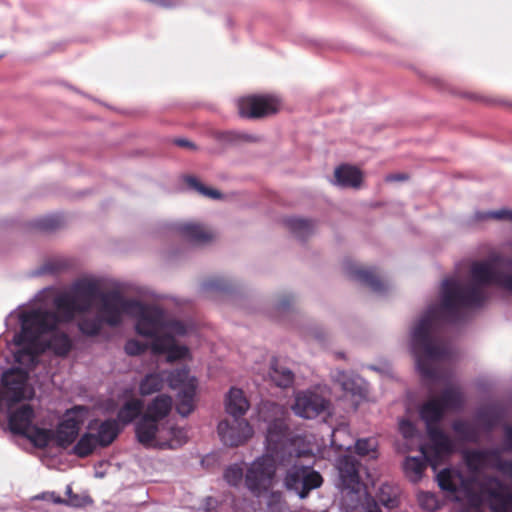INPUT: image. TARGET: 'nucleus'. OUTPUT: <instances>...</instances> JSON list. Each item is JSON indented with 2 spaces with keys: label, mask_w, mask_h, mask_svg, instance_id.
Segmentation results:
<instances>
[{
  "label": "nucleus",
  "mask_w": 512,
  "mask_h": 512,
  "mask_svg": "<svg viewBox=\"0 0 512 512\" xmlns=\"http://www.w3.org/2000/svg\"><path fill=\"white\" fill-rule=\"evenodd\" d=\"M470 273L472 284L469 285L453 277L445 278L440 306L430 305L411 330L410 351L423 380H439L441 376L434 363L449 360L452 355L449 344H438L433 337L442 314L447 322L456 324L463 319L464 308L483 307L488 298L483 286L495 284L512 293V258L493 254L487 260L473 262Z\"/></svg>",
  "instance_id": "f257e3e1"
},
{
  "label": "nucleus",
  "mask_w": 512,
  "mask_h": 512,
  "mask_svg": "<svg viewBox=\"0 0 512 512\" xmlns=\"http://www.w3.org/2000/svg\"><path fill=\"white\" fill-rule=\"evenodd\" d=\"M20 331L13 337L17 347L15 362L31 368L36 367L41 354L51 351L58 357H66L72 350L70 336L56 330L59 318L54 311L44 308H32L17 313Z\"/></svg>",
  "instance_id": "f03ea898"
},
{
  "label": "nucleus",
  "mask_w": 512,
  "mask_h": 512,
  "mask_svg": "<svg viewBox=\"0 0 512 512\" xmlns=\"http://www.w3.org/2000/svg\"><path fill=\"white\" fill-rule=\"evenodd\" d=\"M436 480L441 490L448 492L455 500L463 494L474 506L485 505L490 512H512V486L500 476L483 474L465 478L453 468H444Z\"/></svg>",
  "instance_id": "7ed1b4c3"
},
{
  "label": "nucleus",
  "mask_w": 512,
  "mask_h": 512,
  "mask_svg": "<svg viewBox=\"0 0 512 512\" xmlns=\"http://www.w3.org/2000/svg\"><path fill=\"white\" fill-rule=\"evenodd\" d=\"M503 452L512 453V424L503 426L502 448H478L465 454L471 470L490 469L500 474V478L512 486V458H504Z\"/></svg>",
  "instance_id": "20e7f679"
},
{
  "label": "nucleus",
  "mask_w": 512,
  "mask_h": 512,
  "mask_svg": "<svg viewBox=\"0 0 512 512\" xmlns=\"http://www.w3.org/2000/svg\"><path fill=\"white\" fill-rule=\"evenodd\" d=\"M173 401L167 394H159L147 403L143 414L135 423V435L142 445H150L163 428L162 421L171 412Z\"/></svg>",
  "instance_id": "39448f33"
},
{
  "label": "nucleus",
  "mask_w": 512,
  "mask_h": 512,
  "mask_svg": "<svg viewBox=\"0 0 512 512\" xmlns=\"http://www.w3.org/2000/svg\"><path fill=\"white\" fill-rule=\"evenodd\" d=\"M260 419L266 423L265 440L267 448L278 454L290 440L288 409L275 402H264L259 410Z\"/></svg>",
  "instance_id": "423d86ee"
},
{
  "label": "nucleus",
  "mask_w": 512,
  "mask_h": 512,
  "mask_svg": "<svg viewBox=\"0 0 512 512\" xmlns=\"http://www.w3.org/2000/svg\"><path fill=\"white\" fill-rule=\"evenodd\" d=\"M282 483L289 493L305 499L311 491L322 486L323 477L312 465H305L296 460L285 470Z\"/></svg>",
  "instance_id": "0eeeda50"
},
{
  "label": "nucleus",
  "mask_w": 512,
  "mask_h": 512,
  "mask_svg": "<svg viewBox=\"0 0 512 512\" xmlns=\"http://www.w3.org/2000/svg\"><path fill=\"white\" fill-rule=\"evenodd\" d=\"M33 419V408L24 404L19 409L9 413V430L13 434L25 436L37 447H46L51 439L52 432L34 426Z\"/></svg>",
  "instance_id": "6e6552de"
},
{
  "label": "nucleus",
  "mask_w": 512,
  "mask_h": 512,
  "mask_svg": "<svg viewBox=\"0 0 512 512\" xmlns=\"http://www.w3.org/2000/svg\"><path fill=\"white\" fill-rule=\"evenodd\" d=\"M137 307L131 311V317L136 319L135 331L143 337H162L160 332L166 324V315L163 309L158 306L148 305L137 300Z\"/></svg>",
  "instance_id": "1a4fd4ad"
},
{
  "label": "nucleus",
  "mask_w": 512,
  "mask_h": 512,
  "mask_svg": "<svg viewBox=\"0 0 512 512\" xmlns=\"http://www.w3.org/2000/svg\"><path fill=\"white\" fill-rule=\"evenodd\" d=\"M99 300L101 303L98 314L110 327L119 326L122 323L123 315L130 316L132 309L138 306L137 299L125 298L117 290L103 292Z\"/></svg>",
  "instance_id": "9d476101"
},
{
  "label": "nucleus",
  "mask_w": 512,
  "mask_h": 512,
  "mask_svg": "<svg viewBox=\"0 0 512 512\" xmlns=\"http://www.w3.org/2000/svg\"><path fill=\"white\" fill-rule=\"evenodd\" d=\"M275 471L276 467L272 457L263 455L256 458L245 474V485L247 489L254 496H261L270 488Z\"/></svg>",
  "instance_id": "9b49d317"
},
{
  "label": "nucleus",
  "mask_w": 512,
  "mask_h": 512,
  "mask_svg": "<svg viewBox=\"0 0 512 512\" xmlns=\"http://www.w3.org/2000/svg\"><path fill=\"white\" fill-rule=\"evenodd\" d=\"M18 368H9L1 375V381L4 386L3 398L0 396V410L3 406V400L7 402L11 409L14 403L20 402L26 398L28 373L35 367H25L19 364Z\"/></svg>",
  "instance_id": "f8f14e48"
},
{
  "label": "nucleus",
  "mask_w": 512,
  "mask_h": 512,
  "mask_svg": "<svg viewBox=\"0 0 512 512\" xmlns=\"http://www.w3.org/2000/svg\"><path fill=\"white\" fill-rule=\"evenodd\" d=\"M217 432L224 445L237 447L251 438L254 431L246 419L231 418L220 421Z\"/></svg>",
  "instance_id": "ddd939ff"
},
{
  "label": "nucleus",
  "mask_w": 512,
  "mask_h": 512,
  "mask_svg": "<svg viewBox=\"0 0 512 512\" xmlns=\"http://www.w3.org/2000/svg\"><path fill=\"white\" fill-rule=\"evenodd\" d=\"M239 114L248 118H260L278 110V100L270 95L248 96L238 101Z\"/></svg>",
  "instance_id": "4468645a"
},
{
  "label": "nucleus",
  "mask_w": 512,
  "mask_h": 512,
  "mask_svg": "<svg viewBox=\"0 0 512 512\" xmlns=\"http://www.w3.org/2000/svg\"><path fill=\"white\" fill-rule=\"evenodd\" d=\"M328 404V400L317 391L306 390L296 395L293 410L302 418L314 419L327 409Z\"/></svg>",
  "instance_id": "2eb2a0df"
},
{
  "label": "nucleus",
  "mask_w": 512,
  "mask_h": 512,
  "mask_svg": "<svg viewBox=\"0 0 512 512\" xmlns=\"http://www.w3.org/2000/svg\"><path fill=\"white\" fill-rule=\"evenodd\" d=\"M342 489L358 492L360 489L359 461L351 455L339 457L336 464Z\"/></svg>",
  "instance_id": "dca6fc26"
},
{
  "label": "nucleus",
  "mask_w": 512,
  "mask_h": 512,
  "mask_svg": "<svg viewBox=\"0 0 512 512\" xmlns=\"http://www.w3.org/2000/svg\"><path fill=\"white\" fill-rule=\"evenodd\" d=\"M77 411H87L84 406H75L67 411L66 417L58 424L55 431L57 445L61 448H67L78 437L81 421L73 417Z\"/></svg>",
  "instance_id": "f3484780"
},
{
  "label": "nucleus",
  "mask_w": 512,
  "mask_h": 512,
  "mask_svg": "<svg viewBox=\"0 0 512 512\" xmlns=\"http://www.w3.org/2000/svg\"><path fill=\"white\" fill-rule=\"evenodd\" d=\"M79 302L82 311L89 312L95 300L100 299L103 293L97 281L92 279H78L69 290Z\"/></svg>",
  "instance_id": "a211bd4d"
},
{
  "label": "nucleus",
  "mask_w": 512,
  "mask_h": 512,
  "mask_svg": "<svg viewBox=\"0 0 512 512\" xmlns=\"http://www.w3.org/2000/svg\"><path fill=\"white\" fill-rule=\"evenodd\" d=\"M151 350L154 354H166L169 363L185 359L189 355V349L185 345H177L172 335L156 337L151 342Z\"/></svg>",
  "instance_id": "6ab92c4d"
},
{
  "label": "nucleus",
  "mask_w": 512,
  "mask_h": 512,
  "mask_svg": "<svg viewBox=\"0 0 512 512\" xmlns=\"http://www.w3.org/2000/svg\"><path fill=\"white\" fill-rule=\"evenodd\" d=\"M187 441V430L182 427L171 425L168 428H161V432L156 436V439L150 445L145 446L176 450L186 444Z\"/></svg>",
  "instance_id": "aec40b11"
},
{
  "label": "nucleus",
  "mask_w": 512,
  "mask_h": 512,
  "mask_svg": "<svg viewBox=\"0 0 512 512\" xmlns=\"http://www.w3.org/2000/svg\"><path fill=\"white\" fill-rule=\"evenodd\" d=\"M88 429L94 434L99 447H107L117 438L122 427L117 423V420L109 418L103 421H91Z\"/></svg>",
  "instance_id": "412c9836"
},
{
  "label": "nucleus",
  "mask_w": 512,
  "mask_h": 512,
  "mask_svg": "<svg viewBox=\"0 0 512 512\" xmlns=\"http://www.w3.org/2000/svg\"><path fill=\"white\" fill-rule=\"evenodd\" d=\"M53 305L57 312H54L59 318L60 323H70L74 320L76 314L86 313L80 308L79 302L70 291L61 292L53 299Z\"/></svg>",
  "instance_id": "4be33fe9"
},
{
  "label": "nucleus",
  "mask_w": 512,
  "mask_h": 512,
  "mask_svg": "<svg viewBox=\"0 0 512 512\" xmlns=\"http://www.w3.org/2000/svg\"><path fill=\"white\" fill-rule=\"evenodd\" d=\"M346 273L350 279L368 286L377 294H384L387 290V285L380 280L374 268L351 265L347 267Z\"/></svg>",
  "instance_id": "5701e85b"
},
{
  "label": "nucleus",
  "mask_w": 512,
  "mask_h": 512,
  "mask_svg": "<svg viewBox=\"0 0 512 512\" xmlns=\"http://www.w3.org/2000/svg\"><path fill=\"white\" fill-rule=\"evenodd\" d=\"M250 404L241 389L232 387L225 398V410L232 418L244 419Z\"/></svg>",
  "instance_id": "b1692460"
},
{
  "label": "nucleus",
  "mask_w": 512,
  "mask_h": 512,
  "mask_svg": "<svg viewBox=\"0 0 512 512\" xmlns=\"http://www.w3.org/2000/svg\"><path fill=\"white\" fill-rule=\"evenodd\" d=\"M444 414L445 410L438 398H431L419 407V415L425 423L426 430L438 426Z\"/></svg>",
  "instance_id": "393cba45"
},
{
  "label": "nucleus",
  "mask_w": 512,
  "mask_h": 512,
  "mask_svg": "<svg viewBox=\"0 0 512 512\" xmlns=\"http://www.w3.org/2000/svg\"><path fill=\"white\" fill-rule=\"evenodd\" d=\"M144 402L139 398H130L126 400L119 408L115 420L120 425L127 426L135 420H139L143 414Z\"/></svg>",
  "instance_id": "a878e982"
},
{
  "label": "nucleus",
  "mask_w": 512,
  "mask_h": 512,
  "mask_svg": "<svg viewBox=\"0 0 512 512\" xmlns=\"http://www.w3.org/2000/svg\"><path fill=\"white\" fill-rule=\"evenodd\" d=\"M167 370L147 373L139 382L138 391L143 397L160 392L166 382Z\"/></svg>",
  "instance_id": "bb28decb"
},
{
  "label": "nucleus",
  "mask_w": 512,
  "mask_h": 512,
  "mask_svg": "<svg viewBox=\"0 0 512 512\" xmlns=\"http://www.w3.org/2000/svg\"><path fill=\"white\" fill-rule=\"evenodd\" d=\"M269 377L280 388L291 387L295 380L294 372L289 367L281 364L277 358L271 360Z\"/></svg>",
  "instance_id": "cd10ccee"
},
{
  "label": "nucleus",
  "mask_w": 512,
  "mask_h": 512,
  "mask_svg": "<svg viewBox=\"0 0 512 512\" xmlns=\"http://www.w3.org/2000/svg\"><path fill=\"white\" fill-rule=\"evenodd\" d=\"M421 452L422 455L406 457V459L403 462V470L405 476L412 483H417L422 479L424 470L426 469L427 466L428 459L425 455V451L423 448H421Z\"/></svg>",
  "instance_id": "c85d7f7f"
},
{
  "label": "nucleus",
  "mask_w": 512,
  "mask_h": 512,
  "mask_svg": "<svg viewBox=\"0 0 512 512\" xmlns=\"http://www.w3.org/2000/svg\"><path fill=\"white\" fill-rule=\"evenodd\" d=\"M166 382L170 388L178 389V391L188 389L189 385L197 387V379L190 375L186 366L167 371Z\"/></svg>",
  "instance_id": "c756f323"
},
{
  "label": "nucleus",
  "mask_w": 512,
  "mask_h": 512,
  "mask_svg": "<svg viewBox=\"0 0 512 512\" xmlns=\"http://www.w3.org/2000/svg\"><path fill=\"white\" fill-rule=\"evenodd\" d=\"M335 183L340 187H359L362 174L359 169L350 165H341L335 170Z\"/></svg>",
  "instance_id": "7c9ffc66"
},
{
  "label": "nucleus",
  "mask_w": 512,
  "mask_h": 512,
  "mask_svg": "<svg viewBox=\"0 0 512 512\" xmlns=\"http://www.w3.org/2000/svg\"><path fill=\"white\" fill-rule=\"evenodd\" d=\"M445 412L447 410L459 411L464 407L465 398L460 387L449 386L442 390L440 398Z\"/></svg>",
  "instance_id": "2f4dec72"
},
{
  "label": "nucleus",
  "mask_w": 512,
  "mask_h": 512,
  "mask_svg": "<svg viewBox=\"0 0 512 512\" xmlns=\"http://www.w3.org/2000/svg\"><path fill=\"white\" fill-rule=\"evenodd\" d=\"M437 455L450 454L454 450L453 443L449 436L438 426L426 430Z\"/></svg>",
  "instance_id": "473e14b6"
},
{
  "label": "nucleus",
  "mask_w": 512,
  "mask_h": 512,
  "mask_svg": "<svg viewBox=\"0 0 512 512\" xmlns=\"http://www.w3.org/2000/svg\"><path fill=\"white\" fill-rule=\"evenodd\" d=\"M176 230L184 239L193 244H203L211 240V235L198 224H179L176 226Z\"/></svg>",
  "instance_id": "72a5a7b5"
},
{
  "label": "nucleus",
  "mask_w": 512,
  "mask_h": 512,
  "mask_svg": "<svg viewBox=\"0 0 512 512\" xmlns=\"http://www.w3.org/2000/svg\"><path fill=\"white\" fill-rule=\"evenodd\" d=\"M289 231L299 240H305L315 230V223L310 219L300 217H289L284 220Z\"/></svg>",
  "instance_id": "f704fd0d"
},
{
  "label": "nucleus",
  "mask_w": 512,
  "mask_h": 512,
  "mask_svg": "<svg viewBox=\"0 0 512 512\" xmlns=\"http://www.w3.org/2000/svg\"><path fill=\"white\" fill-rule=\"evenodd\" d=\"M452 429L456 436L464 442L477 443L480 439L478 427L467 420L458 419L453 421Z\"/></svg>",
  "instance_id": "c9c22d12"
},
{
  "label": "nucleus",
  "mask_w": 512,
  "mask_h": 512,
  "mask_svg": "<svg viewBox=\"0 0 512 512\" xmlns=\"http://www.w3.org/2000/svg\"><path fill=\"white\" fill-rule=\"evenodd\" d=\"M401 489L392 483H382L377 491L378 501L388 509L397 507L400 503Z\"/></svg>",
  "instance_id": "e433bc0d"
},
{
  "label": "nucleus",
  "mask_w": 512,
  "mask_h": 512,
  "mask_svg": "<svg viewBox=\"0 0 512 512\" xmlns=\"http://www.w3.org/2000/svg\"><path fill=\"white\" fill-rule=\"evenodd\" d=\"M233 288V282L222 276L211 277L201 284V291L207 296L229 293Z\"/></svg>",
  "instance_id": "4c0bfd02"
},
{
  "label": "nucleus",
  "mask_w": 512,
  "mask_h": 512,
  "mask_svg": "<svg viewBox=\"0 0 512 512\" xmlns=\"http://www.w3.org/2000/svg\"><path fill=\"white\" fill-rule=\"evenodd\" d=\"M197 387L189 385L188 389L178 391L176 398V411L183 417H187L194 410V397Z\"/></svg>",
  "instance_id": "58836bf2"
},
{
  "label": "nucleus",
  "mask_w": 512,
  "mask_h": 512,
  "mask_svg": "<svg viewBox=\"0 0 512 512\" xmlns=\"http://www.w3.org/2000/svg\"><path fill=\"white\" fill-rule=\"evenodd\" d=\"M103 324H105V321L97 314L93 317H81L77 323V327L84 336L95 337L100 334Z\"/></svg>",
  "instance_id": "ea45409f"
},
{
  "label": "nucleus",
  "mask_w": 512,
  "mask_h": 512,
  "mask_svg": "<svg viewBox=\"0 0 512 512\" xmlns=\"http://www.w3.org/2000/svg\"><path fill=\"white\" fill-rule=\"evenodd\" d=\"M337 381L340 382L342 389L353 395H362L364 392V380L359 376H349L344 371H339Z\"/></svg>",
  "instance_id": "a19ab883"
},
{
  "label": "nucleus",
  "mask_w": 512,
  "mask_h": 512,
  "mask_svg": "<svg viewBox=\"0 0 512 512\" xmlns=\"http://www.w3.org/2000/svg\"><path fill=\"white\" fill-rule=\"evenodd\" d=\"M98 443L91 432L84 433L72 448V453L80 458L89 456Z\"/></svg>",
  "instance_id": "79ce46f5"
},
{
  "label": "nucleus",
  "mask_w": 512,
  "mask_h": 512,
  "mask_svg": "<svg viewBox=\"0 0 512 512\" xmlns=\"http://www.w3.org/2000/svg\"><path fill=\"white\" fill-rule=\"evenodd\" d=\"M67 268V263L62 259H49L39 268L31 272V276L55 275Z\"/></svg>",
  "instance_id": "37998d69"
},
{
  "label": "nucleus",
  "mask_w": 512,
  "mask_h": 512,
  "mask_svg": "<svg viewBox=\"0 0 512 512\" xmlns=\"http://www.w3.org/2000/svg\"><path fill=\"white\" fill-rule=\"evenodd\" d=\"M163 330L167 331L164 335H172L175 338V336L188 335L193 330V325L180 320L166 319Z\"/></svg>",
  "instance_id": "c03bdc74"
},
{
  "label": "nucleus",
  "mask_w": 512,
  "mask_h": 512,
  "mask_svg": "<svg viewBox=\"0 0 512 512\" xmlns=\"http://www.w3.org/2000/svg\"><path fill=\"white\" fill-rule=\"evenodd\" d=\"M62 221L60 215H48L34 220L32 226L40 231L51 232L60 227Z\"/></svg>",
  "instance_id": "a18cd8bd"
},
{
  "label": "nucleus",
  "mask_w": 512,
  "mask_h": 512,
  "mask_svg": "<svg viewBox=\"0 0 512 512\" xmlns=\"http://www.w3.org/2000/svg\"><path fill=\"white\" fill-rule=\"evenodd\" d=\"M185 181L191 189L197 191L198 193H200L203 196H206V197H209L212 199H220L222 197V194L220 193V191L206 187L194 176H187L185 178Z\"/></svg>",
  "instance_id": "49530a36"
},
{
  "label": "nucleus",
  "mask_w": 512,
  "mask_h": 512,
  "mask_svg": "<svg viewBox=\"0 0 512 512\" xmlns=\"http://www.w3.org/2000/svg\"><path fill=\"white\" fill-rule=\"evenodd\" d=\"M477 416L487 430H491L500 419V413L494 408L481 409Z\"/></svg>",
  "instance_id": "de8ad7c7"
},
{
  "label": "nucleus",
  "mask_w": 512,
  "mask_h": 512,
  "mask_svg": "<svg viewBox=\"0 0 512 512\" xmlns=\"http://www.w3.org/2000/svg\"><path fill=\"white\" fill-rule=\"evenodd\" d=\"M224 479L231 486H238L243 480V469L239 464L228 466L224 471Z\"/></svg>",
  "instance_id": "09e8293b"
},
{
  "label": "nucleus",
  "mask_w": 512,
  "mask_h": 512,
  "mask_svg": "<svg viewBox=\"0 0 512 512\" xmlns=\"http://www.w3.org/2000/svg\"><path fill=\"white\" fill-rule=\"evenodd\" d=\"M475 218L477 220H485L491 218L496 220H509L512 222V210L502 208L496 211L476 212Z\"/></svg>",
  "instance_id": "8fccbe9b"
},
{
  "label": "nucleus",
  "mask_w": 512,
  "mask_h": 512,
  "mask_svg": "<svg viewBox=\"0 0 512 512\" xmlns=\"http://www.w3.org/2000/svg\"><path fill=\"white\" fill-rule=\"evenodd\" d=\"M376 444L373 438L358 439L355 443V451L360 456H367L375 452Z\"/></svg>",
  "instance_id": "3c124183"
},
{
  "label": "nucleus",
  "mask_w": 512,
  "mask_h": 512,
  "mask_svg": "<svg viewBox=\"0 0 512 512\" xmlns=\"http://www.w3.org/2000/svg\"><path fill=\"white\" fill-rule=\"evenodd\" d=\"M147 350V345L136 339H129L124 345V351L129 356H139Z\"/></svg>",
  "instance_id": "603ef678"
},
{
  "label": "nucleus",
  "mask_w": 512,
  "mask_h": 512,
  "mask_svg": "<svg viewBox=\"0 0 512 512\" xmlns=\"http://www.w3.org/2000/svg\"><path fill=\"white\" fill-rule=\"evenodd\" d=\"M420 506L427 511H435L438 508L436 497L428 492H422L418 495Z\"/></svg>",
  "instance_id": "864d4df0"
},
{
  "label": "nucleus",
  "mask_w": 512,
  "mask_h": 512,
  "mask_svg": "<svg viewBox=\"0 0 512 512\" xmlns=\"http://www.w3.org/2000/svg\"><path fill=\"white\" fill-rule=\"evenodd\" d=\"M399 431L403 435V437L406 438V439L413 438L416 435V432H417L416 427L414 426V424L411 421L407 420V419H402L399 422Z\"/></svg>",
  "instance_id": "5fc2aeb1"
},
{
  "label": "nucleus",
  "mask_w": 512,
  "mask_h": 512,
  "mask_svg": "<svg viewBox=\"0 0 512 512\" xmlns=\"http://www.w3.org/2000/svg\"><path fill=\"white\" fill-rule=\"evenodd\" d=\"M38 500L51 501L55 504H68V501L61 498L55 492H43L35 497Z\"/></svg>",
  "instance_id": "6e6d98bb"
},
{
  "label": "nucleus",
  "mask_w": 512,
  "mask_h": 512,
  "mask_svg": "<svg viewBox=\"0 0 512 512\" xmlns=\"http://www.w3.org/2000/svg\"><path fill=\"white\" fill-rule=\"evenodd\" d=\"M293 301H294V298L292 295H284L280 301L277 303V309L279 311H286V310H289L290 307L292 306L293 304Z\"/></svg>",
  "instance_id": "4d7b16f0"
},
{
  "label": "nucleus",
  "mask_w": 512,
  "mask_h": 512,
  "mask_svg": "<svg viewBox=\"0 0 512 512\" xmlns=\"http://www.w3.org/2000/svg\"><path fill=\"white\" fill-rule=\"evenodd\" d=\"M363 512H382L379 504L374 499H367L363 506Z\"/></svg>",
  "instance_id": "13d9d810"
},
{
  "label": "nucleus",
  "mask_w": 512,
  "mask_h": 512,
  "mask_svg": "<svg viewBox=\"0 0 512 512\" xmlns=\"http://www.w3.org/2000/svg\"><path fill=\"white\" fill-rule=\"evenodd\" d=\"M173 142L175 145H177L179 147H184V148H188L191 150L197 149L196 145L193 142H191L190 140L185 139V138H176L173 140Z\"/></svg>",
  "instance_id": "bf43d9fd"
},
{
  "label": "nucleus",
  "mask_w": 512,
  "mask_h": 512,
  "mask_svg": "<svg viewBox=\"0 0 512 512\" xmlns=\"http://www.w3.org/2000/svg\"><path fill=\"white\" fill-rule=\"evenodd\" d=\"M407 176L405 174H391L387 176L388 181H403L406 180Z\"/></svg>",
  "instance_id": "052dcab7"
},
{
  "label": "nucleus",
  "mask_w": 512,
  "mask_h": 512,
  "mask_svg": "<svg viewBox=\"0 0 512 512\" xmlns=\"http://www.w3.org/2000/svg\"><path fill=\"white\" fill-rule=\"evenodd\" d=\"M241 138L250 142H255L258 140V138L251 134H242Z\"/></svg>",
  "instance_id": "680f3d73"
},
{
  "label": "nucleus",
  "mask_w": 512,
  "mask_h": 512,
  "mask_svg": "<svg viewBox=\"0 0 512 512\" xmlns=\"http://www.w3.org/2000/svg\"><path fill=\"white\" fill-rule=\"evenodd\" d=\"M66 494L68 496H70L72 494V489H71V487L69 485L66 487Z\"/></svg>",
  "instance_id": "e2e57ef3"
},
{
  "label": "nucleus",
  "mask_w": 512,
  "mask_h": 512,
  "mask_svg": "<svg viewBox=\"0 0 512 512\" xmlns=\"http://www.w3.org/2000/svg\"><path fill=\"white\" fill-rule=\"evenodd\" d=\"M43 292H44V290L39 291V293L36 295V297H39V296H40V294H42Z\"/></svg>",
  "instance_id": "0e129e2a"
},
{
  "label": "nucleus",
  "mask_w": 512,
  "mask_h": 512,
  "mask_svg": "<svg viewBox=\"0 0 512 512\" xmlns=\"http://www.w3.org/2000/svg\"><path fill=\"white\" fill-rule=\"evenodd\" d=\"M15 311L10 312L9 317H12L14 315Z\"/></svg>",
  "instance_id": "69168bd1"
}]
</instances>
